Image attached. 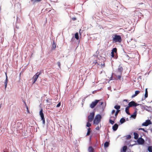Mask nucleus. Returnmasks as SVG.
Masks as SVG:
<instances>
[{"label":"nucleus","mask_w":152,"mask_h":152,"mask_svg":"<svg viewBox=\"0 0 152 152\" xmlns=\"http://www.w3.org/2000/svg\"><path fill=\"white\" fill-rule=\"evenodd\" d=\"M109 122L110 124L112 125H113L114 123V121H113L112 120L110 119L109 120Z\"/></svg>","instance_id":"30"},{"label":"nucleus","mask_w":152,"mask_h":152,"mask_svg":"<svg viewBox=\"0 0 152 152\" xmlns=\"http://www.w3.org/2000/svg\"><path fill=\"white\" fill-rule=\"evenodd\" d=\"M140 92V91H136L135 92V94L132 95L131 96L132 98H134L137 96Z\"/></svg>","instance_id":"11"},{"label":"nucleus","mask_w":152,"mask_h":152,"mask_svg":"<svg viewBox=\"0 0 152 152\" xmlns=\"http://www.w3.org/2000/svg\"><path fill=\"white\" fill-rule=\"evenodd\" d=\"M88 152H94V148L91 146L89 147L88 149Z\"/></svg>","instance_id":"14"},{"label":"nucleus","mask_w":152,"mask_h":152,"mask_svg":"<svg viewBox=\"0 0 152 152\" xmlns=\"http://www.w3.org/2000/svg\"><path fill=\"white\" fill-rule=\"evenodd\" d=\"M151 124V121L149 120H146L143 123L142 125L143 126H147Z\"/></svg>","instance_id":"6"},{"label":"nucleus","mask_w":152,"mask_h":152,"mask_svg":"<svg viewBox=\"0 0 152 152\" xmlns=\"http://www.w3.org/2000/svg\"><path fill=\"white\" fill-rule=\"evenodd\" d=\"M109 145V143L108 142H106L104 143V146L105 148H107L108 147Z\"/></svg>","instance_id":"20"},{"label":"nucleus","mask_w":152,"mask_h":152,"mask_svg":"<svg viewBox=\"0 0 152 152\" xmlns=\"http://www.w3.org/2000/svg\"><path fill=\"white\" fill-rule=\"evenodd\" d=\"M102 118V116L100 114L96 115L94 120V124L95 125H98L99 124Z\"/></svg>","instance_id":"1"},{"label":"nucleus","mask_w":152,"mask_h":152,"mask_svg":"<svg viewBox=\"0 0 152 152\" xmlns=\"http://www.w3.org/2000/svg\"><path fill=\"white\" fill-rule=\"evenodd\" d=\"M99 100H95L94 102H92L90 104V107L91 108H94L99 102Z\"/></svg>","instance_id":"4"},{"label":"nucleus","mask_w":152,"mask_h":152,"mask_svg":"<svg viewBox=\"0 0 152 152\" xmlns=\"http://www.w3.org/2000/svg\"><path fill=\"white\" fill-rule=\"evenodd\" d=\"M127 149V147L126 146H124L123 147L122 150L123 152H126Z\"/></svg>","instance_id":"23"},{"label":"nucleus","mask_w":152,"mask_h":152,"mask_svg":"<svg viewBox=\"0 0 152 152\" xmlns=\"http://www.w3.org/2000/svg\"><path fill=\"white\" fill-rule=\"evenodd\" d=\"M50 100L51 99H47L46 100V101L47 102L48 105H50L51 104V102L50 101Z\"/></svg>","instance_id":"27"},{"label":"nucleus","mask_w":152,"mask_h":152,"mask_svg":"<svg viewBox=\"0 0 152 152\" xmlns=\"http://www.w3.org/2000/svg\"><path fill=\"white\" fill-rule=\"evenodd\" d=\"M91 124L89 122H87V123L86 126L88 127H89L91 126Z\"/></svg>","instance_id":"32"},{"label":"nucleus","mask_w":152,"mask_h":152,"mask_svg":"<svg viewBox=\"0 0 152 152\" xmlns=\"http://www.w3.org/2000/svg\"><path fill=\"white\" fill-rule=\"evenodd\" d=\"M121 107V106L120 105H115L114 106V108L116 109L117 110H120L119 109H120Z\"/></svg>","instance_id":"19"},{"label":"nucleus","mask_w":152,"mask_h":152,"mask_svg":"<svg viewBox=\"0 0 152 152\" xmlns=\"http://www.w3.org/2000/svg\"><path fill=\"white\" fill-rule=\"evenodd\" d=\"M126 137L127 139H129L131 138V136L130 135H128L126 136Z\"/></svg>","instance_id":"35"},{"label":"nucleus","mask_w":152,"mask_h":152,"mask_svg":"<svg viewBox=\"0 0 152 152\" xmlns=\"http://www.w3.org/2000/svg\"><path fill=\"white\" fill-rule=\"evenodd\" d=\"M135 102L134 101L130 102L129 103L128 107H134Z\"/></svg>","instance_id":"9"},{"label":"nucleus","mask_w":152,"mask_h":152,"mask_svg":"<svg viewBox=\"0 0 152 152\" xmlns=\"http://www.w3.org/2000/svg\"><path fill=\"white\" fill-rule=\"evenodd\" d=\"M95 113L94 112L90 113L88 117V120L89 121L91 122L94 119V117Z\"/></svg>","instance_id":"3"},{"label":"nucleus","mask_w":152,"mask_h":152,"mask_svg":"<svg viewBox=\"0 0 152 152\" xmlns=\"http://www.w3.org/2000/svg\"><path fill=\"white\" fill-rule=\"evenodd\" d=\"M115 110H113L111 112V114H113L114 113H115Z\"/></svg>","instance_id":"43"},{"label":"nucleus","mask_w":152,"mask_h":152,"mask_svg":"<svg viewBox=\"0 0 152 152\" xmlns=\"http://www.w3.org/2000/svg\"><path fill=\"white\" fill-rule=\"evenodd\" d=\"M137 115V111H135L133 113V114H132L131 115V117L132 118L134 119H135Z\"/></svg>","instance_id":"12"},{"label":"nucleus","mask_w":152,"mask_h":152,"mask_svg":"<svg viewBox=\"0 0 152 152\" xmlns=\"http://www.w3.org/2000/svg\"><path fill=\"white\" fill-rule=\"evenodd\" d=\"M39 115L41 117V118H44L43 113L42 112V109L39 111Z\"/></svg>","instance_id":"13"},{"label":"nucleus","mask_w":152,"mask_h":152,"mask_svg":"<svg viewBox=\"0 0 152 152\" xmlns=\"http://www.w3.org/2000/svg\"><path fill=\"white\" fill-rule=\"evenodd\" d=\"M134 138L135 139H137L138 138V137H139V135L138 134L136 133V132H134Z\"/></svg>","instance_id":"16"},{"label":"nucleus","mask_w":152,"mask_h":152,"mask_svg":"<svg viewBox=\"0 0 152 152\" xmlns=\"http://www.w3.org/2000/svg\"><path fill=\"white\" fill-rule=\"evenodd\" d=\"M4 83L5 84V89H6L7 86V83Z\"/></svg>","instance_id":"45"},{"label":"nucleus","mask_w":152,"mask_h":152,"mask_svg":"<svg viewBox=\"0 0 152 152\" xmlns=\"http://www.w3.org/2000/svg\"><path fill=\"white\" fill-rule=\"evenodd\" d=\"M103 104V102H100V105H102V104Z\"/></svg>","instance_id":"47"},{"label":"nucleus","mask_w":152,"mask_h":152,"mask_svg":"<svg viewBox=\"0 0 152 152\" xmlns=\"http://www.w3.org/2000/svg\"><path fill=\"white\" fill-rule=\"evenodd\" d=\"M120 111V110H117V111H116L115 113V117H114V118H116L117 117V116L118 115V113H119V112Z\"/></svg>","instance_id":"22"},{"label":"nucleus","mask_w":152,"mask_h":152,"mask_svg":"<svg viewBox=\"0 0 152 152\" xmlns=\"http://www.w3.org/2000/svg\"><path fill=\"white\" fill-rule=\"evenodd\" d=\"M143 107L145 110L148 111H149V109L150 108V107H148L146 105H144Z\"/></svg>","instance_id":"21"},{"label":"nucleus","mask_w":152,"mask_h":152,"mask_svg":"<svg viewBox=\"0 0 152 152\" xmlns=\"http://www.w3.org/2000/svg\"><path fill=\"white\" fill-rule=\"evenodd\" d=\"M41 73V72L40 71L39 72L37 73L33 77V78H34V81L33 82V83H35L37 81V78L40 75Z\"/></svg>","instance_id":"5"},{"label":"nucleus","mask_w":152,"mask_h":152,"mask_svg":"<svg viewBox=\"0 0 152 152\" xmlns=\"http://www.w3.org/2000/svg\"><path fill=\"white\" fill-rule=\"evenodd\" d=\"M6 78L5 79V83H7L8 80V78H7V75L6 73Z\"/></svg>","instance_id":"31"},{"label":"nucleus","mask_w":152,"mask_h":152,"mask_svg":"<svg viewBox=\"0 0 152 152\" xmlns=\"http://www.w3.org/2000/svg\"><path fill=\"white\" fill-rule=\"evenodd\" d=\"M140 104H137L135 102V105H134V107H136L137 106L140 105Z\"/></svg>","instance_id":"39"},{"label":"nucleus","mask_w":152,"mask_h":152,"mask_svg":"<svg viewBox=\"0 0 152 152\" xmlns=\"http://www.w3.org/2000/svg\"><path fill=\"white\" fill-rule=\"evenodd\" d=\"M61 105V102H59L56 105V107H59Z\"/></svg>","instance_id":"36"},{"label":"nucleus","mask_w":152,"mask_h":152,"mask_svg":"<svg viewBox=\"0 0 152 152\" xmlns=\"http://www.w3.org/2000/svg\"><path fill=\"white\" fill-rule=\"evenodd\" d=\"M75 37L77 39H79L78 34V33H76L75 34Z\"/></svg>","instance_id":"26"},{"label":"nucleus","mask_w":152,"mask_h":152,"mask_svg":"<svg viewBox=\"0 0 152 152\" xmlns=\"http://www.w3.org/2000/svg\"><path fill=\"white\" fill-rule=\"evenodd\" d=\"M91 132V129L90 128H88V131H87V133L86 135H87V136L89 135L90 134Z\"/></svg>","instance_id":"25"},{"label":"nucleus","mask_w":152,"mask_h":152,"mask_svg":"<svg viewBox=\"0 0 152 152\" xmlns=\"http://www.w3.org/2000/svg\"><path fill=\"white\" fill-rule=\"evenodd\" d=\"M111 56L112 57H114V53H113V52H111Z\"/></svg>","instance_id":"37"},{"label":"nucleus","mask_w":152,"mask_h":152,"mask_svg":"<svg viewBox=\"0 0 152 152\" xmlns=\"http://www.w3.org/2000/svg\"><path fill=\"white\" fill-rule=\"evenodd\" d=\"M124 101H125V102H127V99H124Z\"/></svg>","instance_id":"48"},{"label":"nucleus","mask_w":152,"mask_h":152,"mask_svg":"<svg viewBox=\"0 0 152 152\" xmlns=\"http://www.w3.org/2000/svg\"><path fill=\"white\" fill-rule=\"evenodd\" d=\"M148 92L147 91V88H146L145 89V94L144 96L145 98H146L148 97Z\"/></svg>","instance_id":"18"},{"label":"nucleus","mask_w":152,"mask_h":152,"mask_svg":"<svg viewBox=\"0 0 152 152\" xmlns=\"http://www.w3.org/2000/svg\"><path fill=\"white\" fill-rule=\"evenodd\" d=\"M144 140L141 137L139 138L137 140V142L139 145H142L144 143Z\"/></svg>","instance_id":"7"},{"label":"nucleus","mask_w":152,"mask_h":152,"mask_svg":"<svg viewBox=\"0 0 152 152\" xmlns=\"http://www.w3.org/2000/svg\"><path fill=\"white\" fill-rule=\"evenodd\" d=\"M41 120L42 121V123L44 125H45V119L44 118H41Z\"/></svg>","instance_id":"33"},{"label":"nucleus","mask_w":152,"mask_h":152,"mask_svg":"<svg viewBox=\"0 0 152 152\" xmlns=\"http://www.w3.org/2000/svg\"><path fill=\"white\" fill-rule=\"evenodd\" d=\"M56 45L54 43V42H53V44L52 46V48L53 49H54L56 48Z\"/></svg>","instance_id":"29"},{"label":"nucleus","mask_w":152,"mask_h":152,"mask_svg":"<svg viewBox=\"0 0 152 152\" xmlns=\"http://www.w3.org/2000/svg\"><path fill=\"white\" fill-rule=\"evenodd\" d=\"M117 50L116 48H114L112 49L111 52H113V53H116L117 52Z\"/></svg>","instance_id":"28"},{"label":"nucleus","mask_w":152,"mask_h":152,"mask_svg":"<svg viewBox=\"0 0 152 152\" xmlns=\"http://www.w3.org/2000/svg\"><path fill=\"white\" fill-rule=\"evenodd\" d=\"M117 77L118 78V79L120 80L121 77V75H119L117 76Z\"/></svg>","instance_id":"38"},{"label":"nucleus","mask_w":152,"mask_h":152,"mask_svg":"<svg viewBox=\"0 0 152 152\" xmlns=\"http://www.w3.org/2000/svg\"><path fill=\"white\" fill-rule=\"evenodd\" d=\"M26 108H27V112L28 113H29V110H28V107H26Z\"/></svg>","instance_id":"46"},{"label":"nucleus","mask_w":152,"mask_h":152,"mask_svg":"<svg viewBox=\"0 0 152 152\" xmlns=\"http://www.w3.org/2000/svg\"><path fill=\"white\" fill-rule=\"evenodd\" d=\"M139 130H142L144 132H146V131L143 128H139V129H138Z\"/></svg>","instance_id":"34"},{"label":"nucleus","mask_w":152,"mask_h":152,"mask_svg":"<svg viewBox=\"0 0 152 152\" xmlns=\"http://www.w3.org/2000/svg\"><path fill=\"white\" fill-rule=\"evenodd\" d=\"M100 128V127L99 126H97L96 128V129L97 130H99Z\"/></svg>","instance_id":"40"},{"label":"nucleus","mask_w":152,"mask_h":152,"mask_svg":"<svg viewBox=\"0 0 152 152\" xmlns=\"http://www.w3.org/2000/svg\"><path fill=\"white\" fill-rule=\"evenodd\" d=\"M148 151L149 152H152V146H149L148 147Z\"/></svg>","instance_id":"24"},{"label":"nucleus","mask_w":152,"mask_h":152,"mask_svg":"<svg viewBox=\"0 0 152 152\" xmlns=\"http://www.w3.org/2000/svg\"><path fill=\"white\" fill-rule=\"evenodd\" d=\"M72 19L73 20H76V18L75 17H73V18H72Z\"/></svg>","instance_id":"41"},{"label":"nucleus","mask_w":152,"mask_h":152,"mask_svg":"<svg viewBox=\"0 0 152 152\" xmlns=\"http://www.w3.org/2000/svg\"><path fill=\"white\" fill-rule=\"evenodd\" d=\"M126 121L125 119L124 118H122L121 119L120 121V122L121 124H123Z\"/></svg>","instance_id":"17"},{"label":"nucleus","mask_w":152,"mask_h":152,"mask_svg":"<svg viewBox=\"0 0 152 152\" xmlns=\"http://www.w3.org/2000/svg\"><path fill=\"white\" fill-rule=\"evenodd\" d=\"M123 71V68L121 66H119L118 69V74L121 75Z\"/></svg>","instance_id":"8"},{"label":"nucleus","mask_w":152,"mask_h":152,"mask_svg":"<svg viewBox=\"0 0 152 152\" xmlns=\"http://www.w3.org/2000/svg\"><path fill=\"white\" fill-rule=\"evenodd\" d=\"M94 91H93V94H94Z\"/></svg>","instance_id":"49"},{"label":"nucleus","mask_w":152,"mask_h":152,"mask_svg":"<svg viewBox=\"0 0 152 152\" xmlns=\"http://www.w3.org/2000/svg\"><path fill=\"white\" fill-rule=\"evenodd\" d=\"M113 40L115 42H120L121 41V37L120 36L115 34L113 38Z\"/></svg>","instance_id":"2"},{"label":"nucleus","mask_w":152,"mask_h":152,"mask_svg":"<svg viewBox=\"0 0 152 152\" xmlns=\"http://www.w3.org/2000/svg\"><path fill=\"white\" fill-rule=\"evenodd\" d=\"M57 64H58V66H60V63L59 62H57Z\"/></svg>","instance_id":"42"},{"label":"nucleus","mask_w":152,"mask_h":152,"mask_svg":"<svg viewBox=\"0 0 152 152\" xmlns=\"http://www.w3.org/2000/svg\"><path fill=\"white\" fill-rule=\"evenodd\" d=\"M129 107L128 106L127 107L125 108V112L126 113L129 115H130V114L129 112Z\"/></svg>","instance_id":"15"},{"label":"nucleus","mask_w":152,"mask_h":152,"mask_svg":"<svg viewBox=\"0 0 152 152\" xmlns=\"http://www.w3.org/2000/svg\"><path fill=\"white\" fill-rule=\"evenodd\" d=\"M118 126L117 124H115L112 127L114 131H116L118 129Z\"/></svg>","instance_id":"10"},{"label":"nucleus","mask_w":152,"mask_h":152,"mask_svg":"<svg viewBox=\"0 0 152 152\" xmlns=\"http://www.w3.org/2000/svg\"><path fill=\"white\" fill-rule=\"evenodd\" d=\"M105 105H106V104L105 105L104 107H103V106H102V111L104 110V109L105 107Z\"/></svg>","instance_id":"44"}]
</instances>
